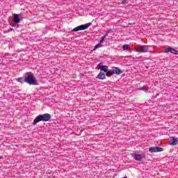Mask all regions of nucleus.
I'll list each match as a JSON object with an SVG mask.
<instances>
[{
  "mask_svg": "<svg viewBox=\"0 0 178 178\" xmlns=\"http://www.w3.org/2000/svg\"><path fill=\"white\" fill-rule=\"evenodd\" d=\"M19 83H27L29 86H37V79L34 77V74L31 72H28L24 74L22 77H19L17 79Z\"/></svg>",
  "mask_w": 178,
  "mask_h": 178,
  "instance_id": "1",
  "label": "nucleus"
},
{
  "mask_svg": "<svg viewBox=\"0 0 178 178\" xmlns=\"http://www.w3.org/2000/svg\"><path fill=\"white\" fill-rule=\"evenodd\" d=\"M52 116L49 113L40 114L33 120L32 123L33 126H35L37 123H40V122H49Z\"/></svg>",
  "mask_w": 178,
  "mask_h": 178,
  "instance_id": "2",
  "label": "nucleus"
},
{
  "mask_svg": "<svg viewBox=\"0 0 178 178\" xmlns=\"http://www.w3.org/2000/svg\"><path fill=\"white\" fill-rule=\"evenodd\" d=\"M23 21V17H22V14H13V22L14 24L12 25L13 27H15V29H18L19 23Z\"/></svg>",
  "mask_w": 178,
  "mask_h": 178,
  "instance_id": "3",
  "label": "nucleus"
},
{
  "mask_svg": "<svg viewBox=\"0 0 178 178\" xmlns=\"http://www.w3.org/2000/svg\"><path fill=\"white\" fill-rule=\"evenodd\" d=\"M136 52H139L140 54H145L146 52H149V47L148 45H138L136 48H135Z\"/></svg>",
  "mask_w": 178,
  "mask_h": 178,
  "instance_id": "4",
  "label": "nucleus"
},
{
  "mask_svg": "<svg viewBox=\"0 0 178 178\" xmlns=\"http://www.w3.org/2000/svg\"><path fill=\"white\" fill-rule=\"evenodd\" d=\"M91 23H88L86 24H82L81 26H78L76 27H75L74 29L72 30V31L73 32H76V31H81L83 30H87V29H88L90 26Z\"/></svg>",
  "mask_w": 178,
  "mask_h": 178,
  "instance_id": "5",
  "label": "nucleus"
},
{
  "mask_svg": "<svg viewBox=\"0 0 178 178\" xmlns=\"http://www.w3.org/2000/svg\"><path fill=\"white\" fill-rule=\"evenodd\" d=\"M132 156L135 159V161H143V158H145V154H137V153H133Z\"/></svg>",
  "mask_w": 178,
  "mask_h": 178,
  "instance_id": "6",
  "label": "nucleus"
},
{
  "mask_svg": "<svg viewBox=\"0 0 178 178\" xmlns=\"http://www.w3.org/2000/svg\"><path fill=\"white\" fill-rule=\"evenodd\" d=\"M108 65H102V63H99L96 67L97 70H101V72H108Z\"/></svg>",
  "mask_w": 178,
  "mask_h": 178,
  "instance_id": "7",
  "label": "nucleus"
},
{
  "mask_svg": "<svg viewBox=\"0 0 178 178\" xmlns=\"http://www.w3.org/2000/svg\"><path fill=\"white\" fill-rule=\"evenodd\" d=\"M164 52H165V54H168V52H170L171 54H173L174 55H178V51L172 47L165 48L164 50Z\"/></svg>",
  "mask_w": 178,
  "mask_h": 178,
  "instance_id": "8",
  "label": "nucleus"
},
{
  "mask_svg": "<svg viewBox=\"0 0 178 178\" xmlns=\"http://www.w3.org/2000/svg\"><path fill=\"white\" fill-rule=\"evenodd\" d=\"M149 152H162L163 148L159 147H151L149 148Z\"/></svg>",
  "mask_w": 178,
  "mask_h": 178,
  "instance_id": "9",
  "label": "nucleus"
},
{
  "mask_svg": "<svg viewBox=\"0 0 178 178\" xmlns=\"http://www.w3.org/2000/svg\"><path fill=\"white\" fill-rule=\"evenodd\" d=\"M111 33H113V31L112 29L106 31V34L102 38V40H100L101 44H102L105 41L106 37H108V35L111 34Z\"/></svg>",
  "mask_w": 178,
  "mask_h": 178,
  "instance_id": "10",
  "label": "nucleus"
},
{
  "mask_svg": "<svg viewBox=\"0 0 178 178\" xmlns=\"http://www.w3.org/2000/svg\"><path fill=\"white\" fill-rule=\"evenodd\" d=\"M113 72L114 74H116L117 76H119V74H122V73H123V72L121 71V70L118 67H113Z\"/></svg>",
  "mask_w": 178,
  "mask_h": 178,
  "instance_id": "11",
  "label": "nucleus"
},
{
  "mask_svg": "<svg viewBox=\"0 0 178 178\" xmlns=\"http://www.w3.org/2000/svg\"><path fill=\"white\" fill-rule=\"evenodd\" d=\"M177 144H178V138L172 136L171 138V141H170V143H169V145H177Z\"/></svg>",
  "mask_w": 178,
  "mask_h": 178,
  "instance_id": "12",
  "label": "nucleus"
},
{
  "mask_svg": "<svg viewBox=\"0 0 178 178\" xmlns=\"http://www.w3.org/2000/svg\"><path fill=\"white\" fill-rule=\"evenodd\" d=\"M96 79H99V80H105V79H106V76H105V73L100 72L96 76Z\"/></svg>",
  "mask_w": 178,
  "mask_h": 178,
  "instance_id": "13",
  "label": "nucleus"
},
{
  "mask_svg": "<svg viewBox=\"0 0 178 178\" xmlns=\"http://www.w3.org/2000/svg\"><path fill=\"white\" fill-rule=\"evenodd\" d=\"M138 90H139L140 91H148V87L143 86V87L138 88Z\"/></svg>",
  "mask_w": 178,
  "mask_h": 178,
  "instance_id": "14",
  "label": "nucleus"
},
{
  "mask_svg": "<svg viewBox=\"0 0 178 178\" xmlns=\"http://www.w3.org/2000/svg\"><path fill=\"white\" fill-rule=\"evenodd\" d=\"M102 47H104V46L101 44V42L96 44L94 47V51H95V49H97V48H101Z\"/></svg>",
  "mask_w": 178,
  "mask_h": 178,
  "instance_id": "15",
  "label": "nucleus"
},
{
  "mask_svg": "<svg viewBox=\"0 0 178 178\" xmlns=\"http://www.w3.org/2000/svg\"><path fill=\"white\" fill-rule=\"evenodd\" d=\"M108 72L110 74V76H113V74H115V72H113V67L111 68V70H108Z\"/></svg>",
  "mask_w": 178,
  "mask_h": 178,
  "instance_id": "16",
  "label": "nucleus"
},
{
  "mask_svg": "<svg viewBox=\"0 0 178 178\" xmlns=\"http://www.w3.org/2000/svg\"><path fill=\"white\" fill-rule=\"evenodd\" d=\"M122 49H123L124 51H126V49H129V44H124V45L122 46Z\"/></svg>",
  "mask_w": 178,
  "mask_h": 178,
  "instance_id": "17",
  "label": "nucleus"
},
{
  "mask_svg": "<svg viewBox=\"0 0 178 178\" xmlns=\"http://www.w3.org/2000/svg\"><path fill=\"white\" fill-rule=\"evenodd\" d=\"M129 3V0H122V5H126Z\"/></svg>",
  "mask_w": 178,
  "mask_h": 178,
  "instance_id": "18",
  "label": "nucleus"
},
{
  "mask_svg": "<svg viewBox=\"0 0 178 178\" xmlns=\"http://www.w3.org/2000/svg\"><path fill=\"white\" fill-rule=\"evenodd\" d=\"M104 73H106V74H105V77H106V76H107V77H109V76H111V74H108V71L105 72Z\"/></svg>",
  "mask_w": 178,
  "mask_h": 178,
  "instance_id": "19",
  "label": "nucleus"
},
{
  "mask_svg": "<svg viewBox=\"0 0 178 178\" xmlns=\"http://www.w3.org/2000/svg\"><path fill=\"white\" fill-rule=\"evenodd\" d=\"M13 29L10 28V29H8V31H13Z\"/></svg>",
  "mask_w": 178,
  "mask_h": 178,
  "instance_id": "20",
  "label": "nucleus"
},
{
  "mask_svg": "<svg viewBox=\"0 0 178 178\" xmlns=\"http://www.w3.org/2000/svg\"><path fill=\"white\" fill-rule=\"evenodd\" d=\"M0 80H1V77H0Z\"/></svg>",
  "mask_w": 178,
  "mask_h": 178,
  "instance_id": "21",
  "label": "nucleus"
}]
</instances>
